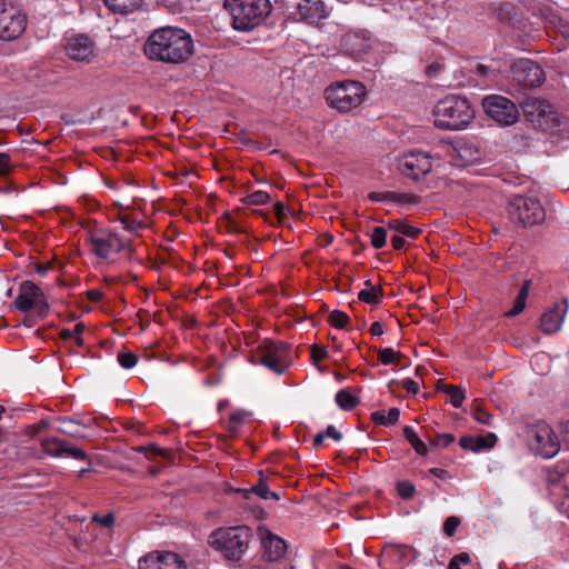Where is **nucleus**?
Returning <instances> with one entry per match:
<instances>
[{
	"label": "nucleus",
	"mask_w": 569,
	"mask_h": 569,
	"mask_svg": "<svg viewBox=\"0 0 569 569\" xmlns=\"http://www.w3.org/2000/svg\"><path fill=\"white\" fill-rule=\"evenodd\" d=\"M398 168L403 176L418 181L431 171L432 158L426 151L412 150L399 159Z\"/></svg>",
	"instance_id": "4468645a"
},
{
	"label": "nucleus",
	"mask_w": 569,
	"mask_h": 569,
	"mask_svg": "<svg viewBox=\"0 0 569 569\" xmlns=\"http://www.w3.org/2000/svg\"><path fill=\"white\" fill-rule=\"evenodd\" d=\"M402 388L410 395H417L419 391V385L412 379H403L401 382Z\"/></svg>",
	"instance_id": "5fc2aeb1"
},
{
	"label": "nucleus",
	"mask_w": 569,
	"mask_h": 569,
	"mask_svg": "<svg viewBox=\"0 0 569 569\" xmlns=\"http://www.w3.org/2000/svg\"><path fill=\"white\" fill-rule=\"evenodd\" d=\"M526 437L530 450L543 459L553 458L560 450L558 436L545 420L528 423Z\"/></svg>",
	"instance_id": "0eeeda50"
},
{
	"label": "nucleus",
	"mask_w": 569,
	"mask_h": 569,
	"mask_svg": "<svg viewBox=\"0 0 569 569\" xmlns=\"http://www.w3.org/2000/svg\"><path fill=\"white\" fill-rule=\"evenodd\" d=\"M507 212L510 221L523 228L540 224L546 219V211L537 198L515 196L508 202Z\"/></svg>",
	"instance_id": "6e6552de"
},
{
	"label": "nucleus",
	"mask_w": 569,
	"mask_h": 569,
	"mask_svg": "<svg viewBox=\"0 0 569 569\" xmlns=\"http://www.w3.org/2000/svg\"><path fill=\"white\" fill-rule=\"evenodd\" d=\"M92 521L101 525L102 527L111 528L114 523V515L112 512H108L106 515L94 513L92 516Z\"/></svg>",
	"instance_id": "de8ad7c7"
},
{
	"label": "nucleus",
	"mask_w": 569,
	"mask_h": 569,
	"mask_svg": "<svg viewBox=\"0 0 569 569\" xmlns=\"http://www.w3.org/2000/svg\"><path fill=\"white\" fill-rule=\"evenodd\" d=\"M144 53L153 61L179 64L192 56L193 41L182 29L163 27L149 36L144 43Z\"/></svg>",
	"instance_id": "f03ea898"
},
{
	"label": "nucleus",
	"mask_w": 569,
	"mask_h": 569,
	"mask_svg": "<svg viewBox=\"0 0 569 569\" xmlns=\"http://www.w3.org/2000/svg\"><path fill=\"white\" fill-rule=\"evenodd\" d=\"M403 437L411 445L415 451L420 456H427L428 447L427 445L419 438L415 429L410 426L403 427Z\"/></svg>",
	"instance_id": "cd10ccee"
},
{
	"label": "nucleus",
	"mask_w": 569,
	"mask_h": 569,
	"mask_svg": "<svg viewBox=\"0 0 569 569\" xmlns=\"http://www.w3.org/2000/svg\"><path fill=\"white\" fill-rule=\"evenodd\" d=\"M248 206H261L270 201V196L262 190L254 191L241 199Z\"/></svg>",
	"instance_id": "4c0bfd02"
},
{
	"label": "nucleus",
	"mask_w": 569,
	"mask_h": 569,
	"mask_svg": "<svg viewBox=\"0 0 569 569\" xmlns=\"http://www.w3.org/2000/svg\"><path fill=\"white\" fill-rule=\"evenodd\" d=\"M530 286H531V280L523 281V283L513 301L512 308L505 313L506 317H509V318L516 317L523 311V309L526 308L527 298L529 296Z\"/></svg>",
	"instance_id": "bb28decb"
},
{
	"label": "nucleus",
	"mask_w": 569,
	"mask_h": 569,
	"mask_svg": "<svg viewBox=\"0 0 569 569\" xmlns=\"http://www.w3.org/2000/svg\"><path fill=\"white\" fill-rule=\"evenodd\" d=\"M209 546L232 567L241 568L258 547V538L249 526L220 527L208 537Z\"/></svg>",
	"instance_id": "f257e3e1"
},
{
	"label": "nucleus",
	"mask_w": 569,
	"mask_h": 569,
	"mask_svg": "<svg viewBox=\"0 0 569 569\" xmlns=\"http://www.w3.org/2000/svg\"><path fill=\"white\" fill-rule=\"evenodd\" d=\"M90 251L100 259H109L113 253L123 252L126 259L136 258V249L131 240L122 238L113 231L94 232L89 238Z\"/></svg>",
	"instance_id": "1a4fd4ad"
},
{
	"label": "nucleus",
	"mask_w": 569,
	"mask_h": 569,
	"mask_svg": "<svg viewBox=\"0 0 569 569\" xmlns=\"http://www.w3.org/2000/svg\"><path fill=\"white\" fill-rule=\"evenodd\" d=\"M13 306L17 310L24 313L34 310L36 315L40 318H44L49 311V303L43 291L30 280L21 282Z\"/></svg>",
	"instance_id": "9d476101"
},
{
	"label": "nucleus",
	"mask_w": 569,
	"mask_h": 569,
	"mask_svg": "<svg viewBox=\"0 0 569 569\" xmlns=\"http://www.w3.org/2000/svg\"><path fill=\"white\" fill-rule=\"evenodd\" d=\"M443 391L448 395L450 403L455 408H460L466 398L465 391L462 388L453 385H448L443 389Z\"/></svg>",
	"instance_id": "f704fd0d"
},
{
	"label": "nucleus",
	"mask_w": 569,
	"mask_h": 569,
	"mask_svg": "<svg viewBox=\"0 0 569 569\" xmlns=\"http://www.w3.org/2000/svg\"><path fill=\"white\" fill-rule=\"evenodd\" d=\"M325 432V438H331L335 441H340L342 439V433L337 430V428L333 425H329Z\"/></svg>",
	"instance_id": "bf43d9fd"
},
{
	"label": "nucleus",
	"mask_w": 569,
	"mask_h": 569,
	"mask_svg": "<svg viewBox=\"0 0 569 569\" xmlns=\"http://www.w3.org/2000/svg\"><path fill=\"white\" fill-rule=\"evenodd\" d=\"M539 69H540V67L537 62L531 61L530 59H527V58H520L511 64V71L526 72V71H538Z\"/></svg>",
	"instance_id": "a19ab883"
},
{
	"label": "nucleus",
	"mask_w": 569,
	"mask_h": 569,
	"mask_svg": "<svg viewBox=\"0 0 569 569\" xmlns=\"http://www.w3.org/2000/svg\"><path fill=\"white\" fill-rule=\"evenodd\" d=\"M421 197L409 192H397L393 191L392 202L403 208H409L419 204Z\"/></svg>",
	"instance_id": "473e14b6"
},
{
	"label": "nucleus",
	"mask_w": 569,
	"mask_h": 569,
	"mask_svg": "<svg viewBox=\"0 0 569 569\" xmlns=\"http://www.w3.org/2000/svg\"><path fill=\"white\" fill-rule=\"evenodd\" d=\"M119 365L124 369L133 368L138 362V357L130 351H120L117 356Z\"/></svg>",
	"instance_id": "79ce46f5"
},
{
	"label": "nucleus",
	"mask_w": 569,
	"mask_h": 569,
	"mask_svg": "<svg viewBox=\"0 0 569 569\" xmlns=\"http://www.w3.org/2000/svg\"><path fill=\"white\" fill-rule=\"evenodd\" d=\"M369 331L372 336H381L383 335V327L379 321H375L371 323Z\"/></svg>",
	"instance_id": "774afa93"
},
{
	"label": "nucleus",
	"mask_w": 569,
	"mask_h": 569,
	"mask_svg": "<svg viewBox=\"0 0 569 569\" xmlns=\"http://www.w3.org/2000/svg\"><path fill=\"white\" fill-rule=\"evenodd\" d=\"M117 220L122 224L126 231L136 236H138L141 230L147 228V223L143 220L137 218L128 209H122V211L118 213Z\"/></svg>",
	"instance_id": "5701e85b"
},
{
	"label": "nucleus",
	"mask_w": 569,
	"mask_h": 569,
	"mask_svg": "<svg viewBox=\"0 0 569 569\" xmlns=\"http://www.w3.org/2000/svg\"><path fill=\"white\" fill-rule=\"evenodd\" d=\"M238 492L242 493L246 499L249 498L251 493H254L261 499L267 500L268 495H271V490H269L262 472H260L259 481L256 485H253L250 489H238Z\"/></svg>",
	"instance_id": "7c9ffc66"
},
{
	"label": "nucleus",
	"mask_w": 569,
	"mask_h": 569,
	"mask_svg": "<svg viewBox=\"0 0 569 569\" xmlns=\"http://www.w3.org/2000/svg\"><path fill=\"white\" fill-rule=\"evenodd\" d=\"M106 6L116 13L128 14L141 8L143 0H103Z\"/></svg>",
	"instance_id": "393cba45"
},
{
	"label": "nucleus",
	"mask_w": 569,
	"mask_h": 569,
	"mask_svg": "<svg viewBox=\"0 0 569 569\" xmlns=\"http://www.w3.org/2000/svg\"><path fill=\"white\" fill-rule=\"evenodd\" d=\"M340 47L346 54L358 59L359 54L365 52L369 44L365 33L350 32L341 38Z\"/></svg>",
	"instance_id": "aec40b11"
},
{
	"label": "nucleus",
	"mask_w": 569,
	"mask_h": 569,
	"mask_svg": "<svg viewBox=\"0 0 569 569\" xmlns=\"http://www.w3.org/2000/svg\"><path fill=\"white\" fill-rule=\"evenodd\" d=\"M453 558L460 566L469 565L471 562V558L468 552H460L456 555Z\"/></svg>",
	"instance_id": "338daca9"
},
{
	"label": "nucleus",
	"mask_w": 569,
	"mask_h": 569,
	"mask_svg": "<svg viewBox=\"0 0 569 569\" xmlns=\"http://www.w3.org/2000/svg\"><path fill=\"white\" fill-rule=\"evenodd\" d=\"M366 94V87L356 80L336 82L325 90V99L328 106L341 113H347L359 107Z\"/></svg>",
	"instance_id": "423d86ee"
},
{
	"label": "nucleus",
	"mask_w": 569,
	"mask_h": 569,
	"mask_svg": "<svg viewBox=\"0 0 569 569\" xmlns=\"http://www.w3.org/2000/svg\"><path fill=\"white\" fill-rule=\"evenodd\" d=\"M367 287L370 289H363L358 293V299L365 303L368 305H377L380 301V298L382 296V289L372 287L371 281L367 280L365 282Z\"/></svg>",
	"instance_id": "c756f323"
},
{
	"label": "nucleus",
	"mask_w": 569,
	"mask_h": 569,
	"mask_svg": "<svg viewBox=\"0 0 569 569\" xmlns=\"http://www.w3.org/2000/svg\"><path fill=\"white\" fill-rule=\"evenodd\" d=\"M482 107L486 113L501 126H511L519 118L517 106L508 98L490 94L483 98Z\"/></svg>",
	"instance_id": "f8f14e48"
},
{
	"label": "nucleus",
	"mask_w": 569,
	"mask_h": 569,
	"mask_svg": "<svg viewBox=\"0 0 569 569\" xmlns=\"http://www.w3.org/2000/svg\"><path fill=\"white\" fill-rule=\"evenodd\" d=\"M66 52L72 60L90 62L97 57V47L88 36L78 34L68 40Z\"/></svg>",
	"instance_id": "f3484780"
},
{
	"label": "nucleus",
	"mask_w": 569,
	"mask_h": 569,
	"mask_svg": "<svg viewBox=\"0 0 569 569\" xmlns=\"http://www.w3.org/2000/svg\"><path fill=\"white\" fill-rule=\"evenodd\" d=\"M522 108L528 120L542 130L553 129L560 126L559 114L546 100L528 97L523 101Z\"/></svg>",
	"instance_id": "9b49d317"
},
{
	"label": "nucleus",
	"mask_w": 569,
	"mask_h": 569,
	"mask_svg": "<svg viewBox=\"0 0 569 569\" xmlns=\"http://www.w3.org/2000/svg\"><path fill=\"white\" fill-rule=\"evenodd\" d=\"M435 126L441 130L466 129L475 118V109L466 97L448 94L433 109Z\"/></svg>",
	"instance_id": "7ed1b4c3"
},
{
	"label": "nucleus",
	"mask_w": 569,
	"mask_h": 569,
	"mask_svg": "<svg viewBox=\"0 0 569 569\" xmlns=\"http://www.w3.org/2000/svg\"><path fill=\"white\" fill-rule=\"evenodd\" d=\"M371 421L376 425L388 426L385 410H377L371 413Z\"/></svg>",
	"instance_id": "4d7b16f0"
},
{
	"label": "nucleus",
	"mask_w": 569,
	"mask_h": 569,
	"mask_svg": "<svg viewBox=\"0 0 569 569\" xmlns=\"http://www.w3.org/2000/svg\"><path fill=\"white\" fill-rule=\"evenodd\" d=\"M517 81L523 83V86L531 88H538L546 81V73H516Z\"/></svg>",
	"instance_id": "72a5a7b5"
},
{
	"label": "nucleus",
	"mask_w": 569,
	"mask_h": 569,
	"mask_svg": "<svg viewBox=\"0 0 569 569\" xmlns=\"http://www.w3.org/2000/svg\"><path fill=\"white\" fill-rule=\"evenodd\" d=\"M336 403L346 411L355 409L359 403L360 399L352 395L348 389H341L336 393Z\"/></svg>",
	"instance_id": "c85d7f7f"
},
{
	"label": "nucleus",
	"mask_w": 569,
	"mask_h": 569,
	"mask_svg": "<svg viewBox=\"0 0 569 569\" xmlns=\"http://www.w3.org/2000/svg\"><path fill=\"white\" fill-rule=\"evenodd\" d=\"M496 440L497 437L495 433H490L488 437L465 436L460 439L459 445L465 450L480 451L493 447Z\"/></svg>",
	"instance_id": "412c9836"
},
{
	"label": "nucleus",
	"mask_w": 569,
	"mask_h": 569,
	"mask_svg": "<svg viewBox=\"0 0 569 569\" xmlns=\"http://www.w3.org/2000/svg\"><path fill=\"white\" fill-rule=\"evenodd\" d=\"M232 27L239 31H250L260 26L271 13L270 0H226Z\"/></svg>",
	"instance_id": "20e7f679"
},
{
	"label": "nucleus",
	"mask_w": 569,
	"mask_h": 569,
	"mask_svg": "<svg viewBox=\"0 0 569 569\" xmlns=\"http://www.w3.org/2000/svg\"><path fill=\"white\" fill-rule=\"evenodd\" d=\"M330 9L323 0H300L295 14L299 20L315 24L327 18Z\"/></svg>",
	"instance_id": "a211bd4d"
},
{
	"label": "nucleus",
	"mask_w": 569,
	"mask_h": 569,
	"mask_svg": "<svg viewBox=\"0 0 569 569\" xmlns=\"http://www.w3.org/2000/svg\"><path fill=\"white\" fill-rule=\"evenodd\" d=\"M429 473L441 480H449L452 478L448 470L438 467L429 469Z\"/></svg>",
	"instance_id": "052dcab7"
},
{
	"label": "nucleus",
	"mask_w": 569,
	"mask_h": 569,
	"mask_svg": "<svg viewBox=\"0 0 569 569\" xmlns=\"http://www.w3.org/2000/svg\"><path fill=\"white\" fill-rule=\"evenodd\" d=\"M460 523H461L460 518H458L456 516L448 517L443 522L445 535H447L448 537L455 536Z\"/></svg>",
	"instance_id": "c03bdc74"
},
{
	"label": "nucleus",
	"mask_w": 569,
	"mask_h": 569,
	"mask_svg": "<svg viewBox=\"0 0 569 569\" xmlns=\"http://www.w3.org/2000/svg\"><path fill=\"white\" fill-rule=\"evenodd\" d=\"M567 309V300H563L559 303H555L550 309L545 311L540 318L541 331L546 335L557 332L561 328Z\"/></svg>",
	"instance_id": "6ab92c4d"
},
{
	"label": "nucleus",
	"mask_w": 569,
	"mask_h": 569,
	"mask_svg": "<svg viewBox=\"0 0 569 569\" xmlns=\"http://www.w3.org/2000/svg\"><path fill=\"white\" fill-rule=\"evenodd\" d=\"M386 417H387L388 426H392V425L397 423L400 418L399 408H397V407L390 408L388 413L386 415Z\"/></svg>",
	"instance_id": "680f3d73"
},
{
	"label": "nucleus",
	"mask_w": 569,
	"mask_h": 569,
	"mask_svg": "<svg viewBox=\"0 0 569 569\" xmlns=\"http://www.w3.org/2000/svg\"><path fill=\"white\" fill-rule=\"evenodd\" d=\"M184 560L172 551H152L139 559V569H186Z\"/></svg>",
	"instance_id": "2eb2a0df"
},
{
	"label": "nucleus",
	"mask_w": 569,
	"mask_h": 569,
	"mask_svg": "<svg viewBox=\"0 0 569 569\" xmlns=\"http://www.w3.org/2000/svg\"><path fill=\"white\" fill-rule=\"evenodd\" d=\"M86 296L91 302H99L103 298V292L99 289H90L86 292Z\"/></svg>",
	"instance_id": "e2e57ef3"
},
{
	"label": "nucleus",
	"mask_w": 569,
	"mask_h": 569,
	"mask_svg": "<svg viewBox=\"0 0 569 569\" xmlns=\"http://www.w3.org/2000/svg\"><path fill=\"white\" fill-rule=\"evenodd\" d=\"M41 448L47 455L59 458L66 455L68 441L57 437H50L41 441Z\"/></svg>",
	"instance_id": "a878e982"
},
{
	"label": "nucleus",
	"mask_w": 569,
	"mask_h": 569,
	"mask_svg": "<svg viewBox=\"0 0 569 569\" xmlns=\"http://www.w3.org/2000/svg\"><path fill=\"white\" fill-rule=\"evenodd\" d=\"M396 488H397L398 495L405 500L411 499L416 493V487L409 480L398 481L396 485Z\"/></svg>",
	"instance_id": "ea45409f"
},
{
	"label": "nucleus",
	"mask_w": 569,
	"mask_h": 569,
	"mask_svg": "<svg viewBox=\"0 0 569 569\" xmlns=\"http://www.w3.org/2000/svg\"><path fill=\"white\" fill-rule=\"evenodd\" d=\"M387 228L389 230H392V231L399 233V236L408 237L410 239H417L421 233L420 228H417V227L410 224L405 219L389 220L387 223Z\"/></svg>",
	"instance_id": "b1692460"
},
{
	"label": "nucleus",
	"mask_w": 569,
	"mask_h": 569,
	"mask_svg": "<svg viewBox=\"0 0 569 569\" xmlns=\"http://www.w3.org/2000/svg\"><path fill=\"white\" fill-rule=\"evenodd\" d=\"M455 442V436L451 433H437L430 439L431 447L447 448Z\"/></svg>",
	"instance_id": "37998d69"
},
{
	"label": "nucleus",
	"mask_w": 569,
	"mask_h": 569,
	"mask_svg": "<svg viewBox=\"0 0 569 569\" xmlns=\"http://www.w3.org/2000/svg\"><path fill=\"white\" fill-rule=\"evenodd\" d=\"M257 538L258 543H260V547L263 551L262 558L264 560L274 562L280 560L286 555V541L269 530L259 528Z\"/></svg>",
	"instance_id": "dca6fc26"
},
{
	"label": "nucleus",
	"mask_w": 569,
	"mask_h": 569,
	"mask_svg": "<svg viewBox=\"0 0 569 569\" xmlns=\"http://www.w3.org/2000/svg\"><path fill=\"white\" fill-rule=\"evenodd\" d=\"M58 421L61 423V427L57 429L59 432L72 438H84L82 428H87L89 426L87 422L71 417H60L58 418Z\"/></svg>",
	"instance_id": "4be33fe9"
},
{
	"label": "nucleus",
	"mask_w": 569,
	"mask_h": 569,
	"mask_svg": "<svg viewBox=\"0 0 569 569\" xmlns=\"http://www.w3.org/2000/svg\"><path fill=\"white\" fill-rule=\"evenodd\" d=\"M401 353L396 352L392 348H383L378 351V359L385 366L398 365Z\"/></svg>",
	"instance_id": "58836bf2"
},
{
	"label": "nucleus",
	"mask_w": 569,
	"mask_h": 569,
	"mask_svg": "<svg viewBox=\"0 0 569 569\" xmlns=\"http://www.w3.org/2000/svg\"><path fill=\"white\" fill-rule=\"evenodd\" d=\"M475 419L483 425L492 426L493 416L482 408L475 410Z\"/></svg>",
	"instance_id": "603ef678"
},
{
	"label": "nucleus",
	"mask_w": 569,
	"mask_h": 569,
	"mask_svg": "<svg viewBox=\"0 0 569 569\" xmlns=\"http://www.w3.org/2000/svg\"><path fill=\"white\" fill-rule=\"evenodd\" d=\"M387 229L383 227H375L370 233L371 246L375 249H382L387 243Z\"/></svg>",
	"instance_id": "e433bc0d"
},
{
	"label": "nucleus",
	"mask_w": 569,
	"mask_h": 569,
	"mask_svg": "<svg viewBox=\"0 0 569 569\" xmlns=\"http://www.w3.org/2000/svg\"><path fill=\"white\" fill-rule=\"evenodd\" d=\"M66 456L71 457L76 460H81V461L89 460V456L86 453L84 450H82L81 448L71 446L69 442H68Z\"/></svg>",
	"instance_id": "8fccbe9b"
},
{
	"label": "nucleus",
	"mask_w": 569,
	"mask_h": 569,
	"mask_svg": "<svg viewBox=\"0 0 569 569\" xmlns=\"http://www.w3.org/2000/svg\"><path fill=\"white\" fill-rule=\"evenodd\" d=\"M11 166H10V156L8 153L1 152L0 153V174L6 176L10 172Z\"/></svg>",
	"instance_id": "864d4df0"
},
{
	"label": "nucleus",
	"mask_w": 569,
	"mask_h": 569,
	"mask_svg": "<svg viewBox=\"0 0 569 569\" xmlns=\"http://www.w3.org/2000/svg\"><path fill=\"white\" fill-rule=\"evenodd\" d=\"M391 244L395 250H401L406 246V240L402 236L395 234L391 237Z\"/></svg>",
	"instance_id": "0e129e2a"
},
{
	"label": "nucleus",
	"mask_w": 569,
	"mask_h": 569,
	"mask_svg": "<svg viewBox=\"0 0 569 569\" xmlns=\"http://www.w3.org/2000/svg\"><path fill=\"white\" fill-rule=\"evenodd\" d=\"M249 417V412L242 409H237L229 415L226 429L231 435H237L239 426L243 425Z\"/></svg>",
	"instance_id": "2f4dec72"
},
{
	"label": "nucleus",
	"mask_w": 569,
	"mask_h": 569,
	"mask_svg": "<svg viewBox=\"0 0 569 569\" xmlns=\"http://www.w3.org/2000/svg\"><path fill=\"white\" fill-rule=\"evenodd\" d=\"M310 352L313 363H318L329 357V353L323 346L313 345Z\"/></svg>",
	"instance_id": "09e8293b"
},
{
	"label": "nucleus",
	"mask_w": 569,
	"mask_h": 569,
	"mask_svg": "<svg viewBox=\"0 0 569 569\" xmlns=\"http://www.w3.org/2000/svg\"><path fill=\"white\" fill-rule=\"evenodd\" d=\"M138 451L142 452L144 455H150L152 457H154V456L166 457V451L162 448H160L157 445H154V443H149L147 446H141L140 448H138Z\"/></svg>",
	"instance_id": "3c124183"
},
{
	"label": "nucleus",
	"mask_w": 569,
	"mask_h": 569,
	"mask_svg": "<svg viewBox=\"0 0 569 569\" xmlns=\"http://www.w3.org/2000/svg\"><path fill=\"white\" fill-rule=\"evenodd\" d=\"M34 269L38 274L44 276L49 270L52 269V263H36Z\"/></svg>",
	"instance_id": "69168bd1"
},
{
	"label": "nucleus",
	"mask_w": 569,
	"mask_h": 569,
	"mask_svg": "<svg viewBox=\"0 0 569 569\" xmlns=\"http://www.w3.org/2000/svg\"><path fill=\"white\" fill-rule=\"evenodd\" d=\"M84 329H86L84 323L78 322L72 330L73 336H74V341L80 347L83 346V343H84L83 338H82V333H83Z\"/></svg>",
	"instance_id": "6e6d98bb"
},
{
	"label": "nucleus",
	"mask_w": 569,
	"mask_h": 569,
	"mask_svg": "<svg viewBox=\"0 0 569 569\" xmlns=\"http://www.w3.org/2000/svg\"><path fill=\"white\" fill-rule=\"evenodd\" d=\"M393 191H372L368 193V200L371 202H392Z\"/></svg>",
	"instance_id": "49530a36"
},
{
	"label": "nucleus",
	"mask_w": 569,
	"mask_h": 569,
	"mask_svg": "<svg viewBox=\"0 0 569 569\" xmlns=\"http://www.w3.org/2000/svg\"><path fill=\"white\" fill-rule=\"evenodd\" d=\"M251 362L276 375H284L295 362L292 346L284 341L264 339L251 353Z\"/></svg>",
	"instance_id": "39448f33"
},
{
	"label": "nucleus",
	"mask_w": 569,
	"mask_h": 569,
	"mask_svg": "<svg viewBox=\"0 0 569 569\" xmlns=\"http://www.w3.org/2000/svg\"><path fill=\"white\" fill-rule=\"evenodd\" d=\"M273 209L278 221L282 222L287 218V207L278 201L274 203Z\"/></svg>",
	"instance_id": "13d9d810"
},
{
	"label": "nucleus",
	"mask_w": 569,
	"mask_h": 569,
	"mask_svg": "<svg viewBox=\"0 0 569 569\" xmlns=\"http://www.w3.org/2000/svg\"><path fill=\"white\" fill-rule=\"evenodd\" d=\"M328 322L337 329H347L350 317L343 311L333 310L328 316Z\"/></svg>",
	"instance_id": "c9c22d12"
},
{
	"label": "nucleus",
	"mask_w": 569,
	"mask_h": 569,
	"mask_svg": "<svg viewBox=\"0 0 569 569\" xmlns=\"http://www.w3.org/2000/svg\"><path fill=\"white\" fill-rule=\"evenodd\" d=\"M199 1L200 0H164L167 7L179 11L192 9L193 4Z\"/></svg>",
	"instance_id": "a18cd8bd"
},
{
	"label": "nucleus",
	"mask_w": 569,
	"mask_h": 569,
	"mask_svg": "<svg viewBox=\"0 0 569 569\" xmlns=\"http://www.w3.org/2000/svg\"><path fill=\"white\" fill-rule=\"evenodd\" d=\"M26 28V16L11 3L0 0V40L11 41Z\"/></svg>",
	"instance_id": "ddd939ff"
}]
</instances>
